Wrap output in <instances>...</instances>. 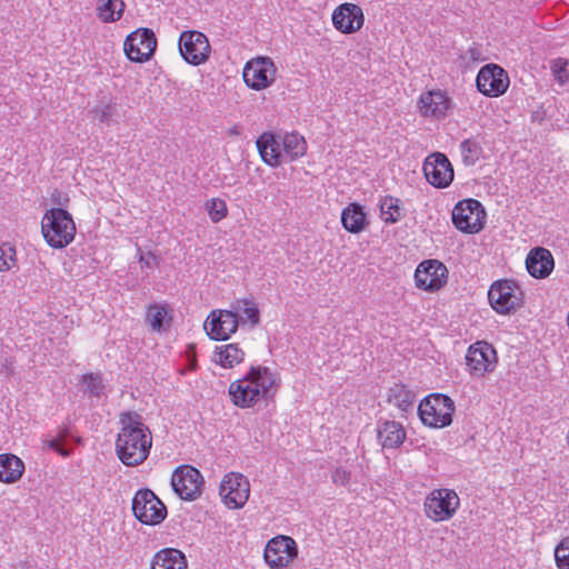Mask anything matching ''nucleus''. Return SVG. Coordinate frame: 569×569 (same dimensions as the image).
<instances>
[{
    "instance_id": "7c9ffc66",
    "label": "nucleus",
    "mask_w": 569,
    "mask_h": 569,
    "mask_svg": "<svg viewBox=\"0 0 569 569\" xmlns=\"http://www.w3.org/2000/svg\"><path fill=\"white\" fill-rule=\"evenodd\" d=\"M124 9L123 0H98L96 14L101 22L111 23L121 19Z\"/></svg>"
},
{
    "instance_id": "a211bd4d",
    "label": "nucleus",
    "mask_w": 569,
    "mask_h": 569,
    "mask_svg": "<svg viewBox=\"0 0 569 569\" xmlns=\"http://www.w3.org/2000/svg\"><path fill=\"white\" fill-rule=\"evenodd\" d=\"M448 279L447 267L438 260H425L420 262L415 271L416 286L425 291H437L441 289Z\"/></svg>"
},
{
    "instance_id": "79ce46f5",
    "label": "nucleus",
    "mask_w": 569,
    "mask_h": 569,
    "mask_svg": "<svg viewBox=\"0 0 569 569\" xmlns=\"http://www.w3.org/2000/svg\"><path fill=\"white\" fill-rule=\"evenodd\" d=\"M331 479L337 486H347L351 480V471L345 467H337L331 473Z\"/></svg>"
},
{
    "instance_id": "ddd939ff",
    "label": "nucleus",
    "mask_w": 569,
    "mask_h": 569,
    "mask_svg": "<svg viewBox=\"0 0 569 569\" xmlns=\"http://www.w3.org/2000/svg\"><path fill=\"white\" fill-rule=\"evenodd\" d=\"M298 556L296 541L289 537L279 535L270 539L264 548L263 558L271 569H280L289 566Z\"/></svg>"
},
{
    "instance_id": "c756f323",
    "label": "nucleus",
    "mask_w": 569,
    "mask_h": 569,
    "mask_svg": "<svg viewBox=\"0 0 569 569\" xmlns=\"http://www.w3.org/2000/svg\"><path fill=\"white\" fill-rule=\"evenodd\" d=\"M281 142L286 162H292L303 157L307 152V142L297 132L281 133Z\"/></svg>"
},
{
    "instance_id": "f704fd0d",
    "label": "nucleus",
    "mask_w": 569,
    "mask_h": 569,
    "mask_svg": "<svg viewBox=\"0 0 569 569\" xmlns=\"http://www.w3.org/2000/svg\"><path fill=\"white\" fill-rule=\"evenodd\" d=\"M460 154L466 166H473L482 154V148L476 139H466L460 143Z\"/></svg>"
},
{
    "instance_id": "9d476101",
    "label": "nucleus",
    "mask_w": 569,
    "mask_h": 569,
    "mask_svg": "<svg viewBox=\"0 0 569 569\" xmlns=\"http://www.w3.org/2000/svg\"><path fill=\"white\" fill-rule=\"evenodd\" d=\"M219 495L229 509H240L249 499L250 482L242 473L229 472L221 480Z\"/></svg>"
},
{
    "instance_id": "2f4dec72",
    "label": "nucleus",
    "mask_w": 569,
    "mask_h": 569,
    "mask_svg": "<svg viewBox=\"0 0 569 569\" xmlns=\"http://www.w3.org/2000/svg\"><path fill=\"white\" fill-rule=\"evenodd\" d=\"M171 321L170 308L167 305H151L147 309L146 322L153 331L166 330Z\"/></svg>"
},
{
    "instance_id": "72a5a7b5",
    "label": "nucleus",
    "mask_w": 569,
    "mask_h": 569,
    "mask_svg": "<svg viewBox=\"0 0 569 569\" xmlns=\"http://www.w3.org/2000/svg\"><path fill=\"white\" fill-rule=\"evenodd\" d=\"M390 401L402 411L412 409L415 395L405 386H396L390 390Z\"/></svg>"
},
{
    "instance_id": "f8f14e48",
    "label": "nucleus",
    "mask_w": 569,
    "mask_h": 569,
    "mask_svg": "<svg viewBox=\"0 0 569 569\" xmlns=\"http://www.w3.org/2000/svg\"><path fill=\"white\" fill-rule=\"evenodd\" d=\"M171 486L181 499L192 501L201 495L203 477L198 469L191 466H180L171 476Z\"/></svg>"
},
{
    "instance_id": "20e7f679",
    "label": "nucleus",
    "mask_w": 569,
    "mask_h": 569,
    "mask_svg": "<svg viewBox=\"0 0 569 569\" xmlns=\"http://www.w3.org/2000/svg\"><path fill=\"white\" fill-rule=\"evenodd\" d=\"M455 402L445 395L436 393L426 397L418 407V413L423 425L432 428H443L452 422Z\"/></svg>"
},
{
    "instance_id": "393cba45",
    "label": "nucleus",
    "mask_w": 569,
    "mask_h": 569,
    "mask_svg": "<svg viewBox=\"0 0 569 569\" xmlns=\"http://www.w3.org/2000/svg\"><path fill=\"white\" fill-rule=\"evenodd\" d=\"M24 462L12 453L0 455V481L3 483H16L24 472Z\"/></svg>"
},
{
    "instance_id": "4c0bfd02",
    "label": "nucleus",
    "mask_w": 569,
    "mask_h": 569,
    "mask_svg": "<svg viewBox=\"0 0 569 569\" xmlns=\"http://www.w3.org/2000/svg\"><path fill=\"white\" fill-rule=\"evenodd\" d=\"M206 210L212 222L217 223L224 219L228 214V207L224 200L220 198H212L206 202Z\"/></svg>"
},
{
    "instance_id": "c85d7f7f",
    "label": "nucleus",
    "mask_w": 569,
    "mask_h": 569,
    "mask_svg": "<svg viewBox=\"0 0 569 569\" xmlns=\"http://www.w3.org/2000/svg\"><path fill=\"white\" fill-rule=\"evenodd\" d=\"M231 311L236 312V317L239 319V325L249 323L251 327H256L260 322V312L257 303L251 299H237L231 303Z\"/></svg>"
},
{
    "instance_id": "412c9836",
    "label": "nucleus",
    "mask_w": 569,
    "mask_h": 569,
    "mask_svg": "<svg viewBox=\"0 0 569 569\" xmlns=\"http://www.w3.org/2000/svg\"><path fill=\"white\" fill-rule=\"evenodd\" d=\"M333 27L345 34L359 31L365 24V14L360 6L345 2L338 6L332 12Z\"/></svg>"
},
{
    "instance_id": "4be33fe9",
    "label": "nucleus",
    "mask_w": 569,
    "mask_h": 569,
    "mask_svg": "<svg viewBox=\"0 0 569 569\" xmlns=\"http://www.w3.org/2000/svg\"><path fill=\"white\" fill-rule=\"evenodd\" d=\"M256 146L260 154L261 160L271 168H278L282 163H286L283 156L281 133L267 131L261 133Z\"/></svg>"
},
{
    "instance_id": "a19ab883",
    "label": "nucleus",
    "mask_w": 569,
    "mask_h": 569,
    "mask_svg": "<svg viewBox=\"0 0 569 569\" xmlns=\"http://www.w3.org/2000/svg\"><path fill=\"white\" fill-rule=\"evenodd\" d=\"M82 383L91 396H99L103 390L101 377L99 375H84L82 377Z\"/></svg>"
},
{
    "instance_id": "6e6552de",
    "label": "nucleus",
    "mask_w": 569,
    "mask_h": 569,
    "mask_svg": "<svg viewBox=\"0 0 569 569\" xmlns=\"http://www.w3.org/2000/svg\"><path fill=\"white\" fill-rule=\"evenodd\" d=\"M486 211L475 199L459 201L452 210L455 227L466 233H478L485 226Z\"/></svg>"
},
{
    "instance_id": "b1692460",
    "label": "nucleus",
    "mask_w": 569,
    "mask_h": 569,
    "mask_svg": "<svg viewBox=\"0 0 569 569\" xmlns=\"http://www.w3.org/2000/svg\"><path fill=\"white\" fill-rule=\"evenodd\" d=\"M378 440L383 448L400 447L406 439V430L397 421H383L377 428Z\"/></svg>"
},
{
    "instance_id": "39448f33",
    "label": "nucleus",
    "mask_w": 569,
    "mask_h": 569,
    "mask_svg": "<svg viewBox=\"0 0 569 569\" xmlns=\"http://www.w3.org/2000/svg\"><path fill=\"white\" fill-rule=\"evenodd\" d=\"M488 300L497 313L509 315L522 306L523 293L516 281L501 279L490 286Z\"/></svg>"
},
{
    "instance_id": "4468645a",
    "label": "nucleus",
    "mask_w": 569,
    "mask_h": 569,
    "mask_svg": "<svg viewBox=\"0 0 569 569\" xmlns=\"http://www.w3.org/2000/svg\"><path fill=\"white\" fill-rule=\"evenodd\" d=\"M277 68L269 57H258L248 61L243 68V81L253 90H262L272 84Z\"/></svg>"
},
{
    "instance_id": "a878e982",
    "label": "nucleus",
    "mask_w": 569,
    "mask_h": 569,
    "mask_svg": "<svg viewBox=\"0 0 569 569\" xmlns=\"http://www.w3.org/2000/svg\"><path fill=\"white\" fill-rule=\"evenodd\" d=\"M243 360L244 351L238 343L217 346L212 356V361L226 369H231L240 365Z\"/></svg>"
},
{
    "instance_id": "c9c22d12",
    "label": "nucleus",
    "mask_w": 569,
    "mask_h": 569,
    "mask_svg": "<svg viewBox=\"0 0 569 569\" xmlns=\"http://www.w3.org/2000/svg\"><path fill=\"white\" fill-rule=\"evenodd\" d=\"M18 267L17 250L9 242L0 243V273L11 271Z\"/></svg>"
},
{
    "instance_id": "473e14b6",
    "label": "nucleus",
    "mask_w": 569,
    "mask_h": 569,
    "mask_svg": "<svg viewBox=\"0 0 569 569\" xmlns=\"http://www.w3.org/2000/svg\"><path fill=\"white\" fill-rule=\"evenodd\" d=\"M401 200L392 196H386L380 199V217L386 223H396L403 217Z\"/></svg>"
},
{
    "instance_id": "423d86ee",
    "label": "nucleus",
    "mask_w": 569,
    "mask_h": 569,
    "mask_svg": "<svg viewBox=\"0 0 569 569\" xmlns=\"http://www.w3.org/2000/svg\"><path fill=\"white\" fill-rule=\"evenodd\" d=\"M460 507V498L453 489L439 488L428 493L423 502L428 519L440 522L450 520Z\"/></svg>"
},
{
    "instance_id": "37998d69",
    "label": "nucleus",
    "mask_w": 569,
    "mask_h": 569,
    "mask_svg": "<svg viewBox=\"0 0 569 569\" xmlns=\"http://www.w3.org/2000/svg\"><path fill=\"white\" fill-rule=\"evenodd\" d=\"M140 262L142 263V267L151 268L156 263V257L151 252L141 254Z\"/></svg>"
},
{
    "instance_id": "e433bc0d",
    "label": "nucleus",
    "mask_w": 569,
    "mask_h": 569,
    "mask_svg": "<svg viewBox=\"0 0 569 569\" xmlns=\"http://www.w3.org/2000/svg\"><path fill=\"white\" fill-rule=\"evenodd\" d=\"M551 74L560 87L569 83V59L556 58L550 62Z\"/></svg>"
},
{
    "instance_id": "6ab92c4d",
    "label": "nucleus",
    "mask_w": 569,
    "mask_h": 569,
    "mask_svg": "<svg viewBox=\"0 0 569 569\" xmlns=\"http://www.w3.org/2000/svg\"><path fill=\"white\" fill-rule=\"evenodd\" d=\"M234 315L236 312L231 310H212L203 323L209 338L212 340L229 339L239 327V319Z\"/></svg>"
},
{
    "instance_id": "c03bdc74",
    "label": "nucleus",
    "mask_w": 569,
    "mask_h": 569,
    "mask_svg": "<svg viewBox=\"0 0 569 569\" xmlns=\"http://www.w3.org/2000/svg\"><path fill=\"white\" fill-rule=\"evenodd\" d=\"M46 446L51 450H57L60 447L59 440L57 439H49L46 441Z\"/></svg>"
},
{
    "instance_id": "2eb2a0df",
    "label": "nucleus",
    "mask_w": 569,
    "mask_h": 569,
    "mask_svg": "<svg viewBox=\"0 0 569 569\" xmlns=\"http://www.w3.org/2000/svg\"><path fill=\"white\" fill-rule=\"evenodd\" d=\"M477 89L487 97H500L509 88L510 80L507 71L495 63L483 66L476 79Z\"/></svg>"
},
{
    "instance_id": "7ed1b4c3",
    "label": "nucleus",
    "mask_w": 569,
    "mask_h": 569,
    "mask_svg": "<svg viewBox=\"0 0 569 569\" xmlns=\"http://www.w3.org/2000/svg\"><path fill=\"white\" fill-rule=\"evenodd\" d=\"M72 216L62 208H52L41 219V232L49 247L62 249L69 246L76 236Z\"/></svg>"
},
{
    "instance_id": "cd10ccee",
    "label": "nucleus",
    "mask_w": 569,
    "mask_h": 569,
    "mask_svg": "<svg viewBox=\"0 0 569 569\" xmlns=\"http://www.w3.org/2000/svg\"><path fill=\"white\" fill-rule=\"evenodd\" d=\"M341 223L351 233H360L368 224L363 208L358 203L348 204L341 212Z\"/></svg>"
},
{
    "instance_id": "f3484780",
    "label": "nucleus",
    "mask_w": 569,
    "mask_h": 569,
    "mask_svg": "<svg viewBox=\"0 0 569 569\" xmlns=\"http://www.w3.org/2000/svg\"><path fill=\"white\" fill-rule=\"evenodd\" d=\"M156 47V36L147 28L130 33L123 44L127 57L134 62L148 61L153 56Z\"/></svg>"
},
{
    "instance_id": "9b49d317",
    "label": "nucleus",
    "mask_w": 569,
    "mask_h": 569,
    "mask_svg": "<svg viewBox=\"0 0 569 569\" xmlns=\"http://www.w3.org/2000/svg\"><path fill=\"white\" fill-rule=\"evenodd\" d=\"M179 51L186 62L200 66L209 59L211 47L204 33L187 30L179 37Z\"/></svg>"
},
{
    "instance_id": "bb28decb",
    "label": "nucleus",
    "mask_w": 569,
    "mask_h": 569,
    "mask_svg": "<svg viewBox=\"0 0 569 569\" xmlns=\"http://www.w3.org/2000/svg\"><path fill=\"white\" fill-rule=\"evenodd\" d=\"M186 556L178 549L167 548L158 551L152 561L151 569H187Z\"/></svg>"
},
{
    "instance_id": "f03ea898",
    "label": "nucleus",
    "mask_w": 569,
    "mask_h": 569,
    "mask_svg": "<svg viewBox=\"0 0 569 569\" xmlns=\"http://www.w3.org/2000/svg\"><path fill=\"white\" fill-rule=\"evenodd\" d=\"M121 425L116 441V452L120 461L128 467L143 463L152 447V436L149 428L136 412H122Z\"/></svg>"
},
{
    "instance_id": "0eeeda50",
    "label": "nucleus",
    "mask_w": 569,
    "mask_h": 569,
    "mask_svg": "<svg viewBox=\"0 0 569 569\" xmlns=\"http://www.w3.org/2000/svg\"><path fill=\"white\" fill-rule=\"evenodd\" d=\"M134 517L144 525L160 523L167 516L164 503L150 489H140L132 499Z\"/></svg>"
},
{
    "instance_id": "5701e85b",
    "label": "nucleus",
    "mask_w": 569,
    "mask_h": 569,
    "mask_svg": "<svg viewBox=\"0 0 569 569\" xmlns=\"http://www.w3.org/2000/svg\"><path fill=\"white\" fill-rule=\"evenodd\" d=\"M526 267L531 277L545 279L553 270L555 260L548 249L538 247L529 251L526 259Z\"/></svg>"
},
{
    "instance_id": "1a4fd4ad",
    "label": "nucleus",
    "mask_w": 569,
    "mask_h": 569,
    "mask_svg": "<svg viewBox=\"0 0 569 569\" xmlns=\"http://www.w3.org/2000/svg\"><path fill=\"white\" fill-rule=\"evenodd\" d=\"M452 99L445 90L441 89L423 91L417 101V111L419 116L432 121L447 118L452 110Z\"/></svg>"
},
{
    "instance_id": "58836bf2",
    "label": "nucleus",
    "mask_w": 569,
    "mask_h": 569,
    "mask_svg": "<svg viewBox=\"0 0 569 569\" xmlns=\"http://www.w3.org/2000/svg\"><path fill=\"white\" fill-rule=\"evenodd\" d=\"M553 556L558 569H569V535L557 543Z\"/></svg>"
},
{
    "instance_id": "f257e3e1",
    "label": "nucleus",
    "mask_w": 569,
    "mask_h": 569,
    "mask_svg": "<svg viewBox=\"0 0 569 569\" xmlns=\"http://www.w3.org/2000/svg\"><path fill=\"white\" fill-rule=\"evenodd\" d=\"M281 383L280 375L264 366H252L246 375L229 386L231 402L249 409L261 402H269L276 397Z\"/></svg>"
},
{
    "instance_id": "ea45409f",
    "label": "nucleus",
    "mask_w": 569,
    "mask_h": 569,
    "mask_svg": "<svg viewBox=\"0 0 569 569\" xmlns=\"http://www.w3.org/2000/svg\"><path fill=\"white\" fill-rule=\"evenodd\" d=\"M116 106L113 101L100 102L91 110V113L101 123H109L116 113Z\"/></svg>"
},
{
    "instance_id": "a18cd8bd",
    "label": "nucleus",
    "mask_w": 569,
    "mask_h": 569,
    "mask_svg": "<svg viewBox=\"0 0 569 569\" xmlns=\"http://www.w3.org/2000/svg\"><path fill=\"white\" fill-rule=\"evenodd\" d=\"M56 452H58L60 456L62 457H68L69 456V451L67 449H64L63 447H59Z\"/></svg>"
},
{
    "instance_id": "aec40b11",
    "label": "nucleus",
    "mask_w": 569,
    "mask_h": 569,
    "mask_svg": "<svg viewBox=\"0 0 569 569\" xmlns=\"http://www.w3.org/2000/svg\"><path fill=\"white\" fill-rule=\"evenodd\" d=\"M423 173L427 181L436 188H446L453 180V169L449 159L440 152L426 158Z\"/></svg>"
},
{
    "instance_id": "dca6fc26",
    "label": "nucleus",
    "mask_w": 569,
    "mask_h": 569,
    "mask_svg": "<svg viewBox=\"0 0 569 569\" xmlns=\"http://www.w3.org/2000/svg\"><path fill=\"white\" fill-rule=\"evenodd\" d=\"M466 360L472 376L483 377L495 370L498 358L490 343L477 341L468 348Z\"/></svg>"
}]
</instances>
